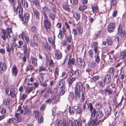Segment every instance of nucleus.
Masks as SVG:
<instances>
[{
  "label": "nucleus",
  "instance_id": "nucleus-3",
  "mask_svg": "<svg viewBox=\"0 0 126 126\" xmlns=\"http://www.w3.org/2000/svg\"><path fill=\"white\" fill-rule=\"evenodd\" d=\"M118 34L121 36V38L125 39L126 38V33L124 30H122V25L120 24L119 25L118 28Z\"/></svg>",
  "mask_w": 126,
  "mask_h": 126
},
{
  "label": "nucleus",
  "instance_id": "nucleus-37",
  "mask_svg": "<svg viewBox=\"0 0 126 126\" xmlns=\"http://www.w3.org/2000/svg\"><path fill=\"white\" fill-rule=\"evenodd\" d=\"M60 32L59 34L58 37L60 39H62L64 37V33L62 32V31L61 30H59Z\"/></svg>",
  "mask_w": 126,
  "mask_h": 126
},
{
  "label": "nucleus",
  "instance_id": "nucleus-48",
  "mask_svg": "<svg viewBox=\"0 0 126 126\" xmlns=\"http://www.w3.org/2000/svg\"><path fill=\"white\" fill-rule=\"evenodd\" d=\"M95 107L97 109H99L102 108V106L100 103H97L95 105Z\"/></svg>",
  "mask_w": 126,
  "mask_h": 126
},
{
  "label": "nucleus",
  "instance_id": "nucleus-16",
  "mask_svg": "<svg viewBox=\"0 0 126 126\" xmlns=\"http://www.w3.org/2000/svg\"><path fill=\"white\" fill-rule=\"evenodd\" d=\"M12 71L13 75L15 77L17 75L18 73V70L17 69L16 65L13 66L12 68Z\"/></svg>",
  "mask_w": 126,
  "mask_h": 126
},
{
  "label": "nucleus",
  "instance_id": "nucleus-63",
  "mask_svg": "<svg viewBox=\"0 0 126 126\" xmlns=\"http://www.w3.org/2000/svg\"><path fill=\"white\" fill-rule=\"evenodd\" d=\"M99 78V77L98 76H94L92 78V79L93 81H95L96 80L98 79Z\"/></svg>",
  "mask_w": 126,
  "mask_h": 126
},
{
  "label": "nucleus",
  "instance_id": "nucleus-30",
  "mask_svg": "<svg viewBox=\"0 0 126 126\" xmlns=\"http://www.w3.org/2000/svg\"><path fill=\"white\" fill-rule=\"evenodd\" d=\"M21 1L22 5L25 8L28 7V3L25 0H21Z\"/></svg>",
  "mask_w": 126,
  "mask_h": 126
},
{
  "label": "nucleus",
  "instance_id": "nucleus-46",
  "mask_svg": "<svg viewBox=\"0 0 126 126\" xmlns=\"http://www.w3.org/2000/svg\"><path fill=\"white\" fill-rule=\"evenodd\" d=\"M98 82L100 86L102 87H104L105 84H106V83L104 80L101 81H99Z\"/></svg>",
  "mask_w": 126,
  "mask_h": 126
},
{
  "label": "nucleus",
  "instance_id": "nucleus-5",
  "mask_svg": "<svg viewBox=\"0 0 126 126\" xmlns=\"http://www.w3.org/2000/svg\"><path fill=\"white\" fill-rule=\"evenodd\" d=\"M100 122L96 118L93 119L91 118L90 120L88 121L87 125L88 126H96L99 125Z\"/></svg>",
  "mask_w": 126,
  "mask_h": 126
},
{
  "label": "nucleus",
  "instance_id": "nucleus-33",
  "mask_svg": "<svg viewBox=\"0 0 126 126\" xmlns=\"http://www.w3.org/2000/svg\"><path fill=\"white\" fill-rule=\"evenodd\" d=\"M49 42L52 44V46L53 48H55V46L54 44V40L51 38H48Z\"/></svg>",
  "mask_w": 126,
  "mask_h": 126
},
{
  "label": "nucleus",
  "instance_id": "nucleus-12",
  "mask_svg": "<svg viewBox=\"0 0 126 126\" xmlns=\"http://www.w3.org/2000/svg\"><path fill=\"white\" fill-rule=\"evenodd\" d=\"M111 76L110 74H107L105 76L103 80L106 83V84H109L111 81Z\"/></svg>",
  "mask_w": 126,
  "mask_h": 126
},
{
  "label": "nucleus",
  "instance_id": "nucleus-42",
  "mask_svg": "<svg viewBox=\"0 0 126 126\" xmlns=\"http://www.w3.org/2000/svg\"><path fill=\"white\" fill-rule=\"evenodd\" d=\"M43 118L42 116L41 115L39 116L38 118V121L39 123H42L43 121Z\"/></svg>",
  "mask_w": 126,
  "mask_h": 126
},
{
  "label": "nucleus",
  "instance_id": "nucleus-62",
  "mask_svg": "<svg viewBox=\"0 0 126 126\" xmlns=\"http://www.w3.org/2000/svg\"><path fill=\"white\" fill-rule=\"evenodd\" d=\"M33 114H34L35 117H37L39 115V113L38 110H36L34 111Z\"/></svg>",
  "mask_w": 126,
  "mask_h": 126
},
{
  "label": "nucleus",
  "instance_id": "nucleus-34",
  "mask_svg": "<svg viewBox=\"0 0 126 126\" xmlns=\"http://www.w3.org/2000/svg\"><path fill=\"white\" fill-rule=\"evenodd\" d=\"M110 56L109 55H106L105 54H103L102 57L103 59V61L104 62L105 61V60H107L108 59H109L110 58Z\"/></svg>",
  "mask_w": 126,
  "mask_h": 126
},
{
  "label": "nucleus",
  "instance_id": "nucleus-10",
  "mask_svg": "<svg viewBox=\"0 0 126 126\" xmlns=\"http://www.w3.org/2000/svg\"><path fill=\"white\" fill-rule=\"evenodd\" d=\"M75 62V60L73 58L71 59H69L67 64L68 67L71 69L72 68V65H74Z\"/></svg>",
  "mask_w": 126,
  "mask_h": 126
},
{
  "label": "nucleus",
  "instance_id": "nucleus-8",
  "mask_svg": "<svg viewBox=\"0 0 126 126\" xmlns=\"http://www.w3.org/2000/svg\"><path fill=\"white\" fill-rule=\"evenodd\" d=\"M21 50H23L25 56L26 57H29L30 53V49L28 48L26 45H24L21 48Z\"/></svg>",
  "mask_w": 126,
  "mask_h": 126
},
{
  "label": "nucleus",
  "instance_id": "nucleus-6",
  "mask_svg": "<svg viewBox=\"0 0 126 126\" xmlns=\"http://www.w3.org/2000/svg\"><path fill=\"white\" fill-rule=\"evenodd\" d=\"M44 21V23L45 28L46 29H49L51 27V22L48 20V17L47 15H45V17Z\"/></svg>",
  "mask_w": 126,
  "mask_h": 126
},
{
  "label": "nucleus",
  "instance_id": "nucleus-18",
  "mask_svg": "<svg viewBox=\"0 0 126 126\" xmlns=\"http://www.w3.org/2000/svg\"><path fill=\"white\" fill-rule=\"evenodd\" d=\"M104 115V113L101 110L97 111L96 113V117L98 118H100L102 117Z\"/></svg>",
  "mask_w": 126,
  "mask_h": 126
},
{
  "label": "nucleus",
  "instance_id": "nucleus-39",
  "mask_svg": "<svg viewBox=\"0 0 126 126\" xmlns=\"http://www.w3.org/2000/svg\"><path fill=\"white\" fill-rule=\"evenodd\" d=\"M62 124V121L60 119H57L56 122V125L57 126H61Z\"/></svg>",
  "mask_w": 126,
  "mask_h": 126
},
{
  "label": "nucleus",
  "instance_id": "nucleus-36",
  "mask_svg": "<svg viewBox=\"0 0 126 126\" xmlns=\"http://www.w3.org/2000/svg\"><path fill=\"white\" fill-rule=\"evenodd\" d=\"M47 15L49 16V17L52 20H53L55 18V15L54 13L49 12L48 14H47Z\"/></svg>",
  "mask_w": 126,
  "mask_h": 126
},
{
  "label": "nucleus",
  "instance_id": "nucleus-35",
  "mask_svg": "<svg viewBox=\"0 0 126 126\" xmlns=\"http://www.w3.org/2000/svg\"><path fill=\"white\" fill-rule=\"evenodd\" d=\"M15 92V90L14 89L10 90L9 95H10L12 97H14L16 95Z\"/></svg>",
  "mask_w": 126,
  "mask_h": 126
},
{
  "label": "nucleus",
  "instance_id": "nucleus-50",
  "mask_svg": "<svg viewBox=\"0 0 126 126\" xmlns=\"http://www.w3.org/2000/svg\"><path fill=\"white\" fill-rule=\"evenodd\" d=\"M14 120V119L13 118H10L7 120V124L8 125L11 123H12Z\"/></svg>",
  "mask_w": 126,
  "mask_h": 126
},
{
  "label": "nucleus",
  "instance_id": "nucleus-43",
  "mask_svg": "<svg viewBox=\"0 0 126 126\" xmlns=\"http://www.w3.org/2000/svg\"><path fill=\"white\" fill-rule=\"evenodd\" d=\"M107 42L108 45H111L113 43V41L110 38H108L107 39Z\"/></svg>",
  "mask_w": 126,
  "mask_h": 126
},
{
  "label": "nucleus",
  "instance_id": "nucleus-28",
  "mask_svg": "<svg viewBox=\"0 0 126 126\" xmlns=\"http://www.w3.org/2000/svg\"><path fill=\"white\" fill-rule=\"evenodd\" d=\"M83 109L84 111L86 112L88 111L89 109L88 105L85 102L83 104Z\"/></svg>",
  "mask_w": 126,
  "mask_h": 126
},
{
  "label": "nucleus",
  "instance_id": "nucleus-54",
  "mask_svg": "<svg viewBox=\"0 0 126 126\" xmlns=\"http://www.w3.org/2000/svg\"><path fill=\"white\" fill-rule=\"evenodd\" d=\"M58 70L57 68H56L55 69V71L54 72L55 77V78L57 77L58 75Z\"/></svg>",
  "mask_w": 126,
  "mask_h": 126
},
{
  "label": "nucleus",
  "instance_id": "nucleus-20",
  "mask_svg": "<svg viewBox=\"0 0 126 126\" xmlns=\"http://www.w3.org/2000/svg\"><path fill=\"white\" fill-rule=\"evenodd\" d=\"M24 115H28L31 113V110L27 106H26L24 108Z\"/></svg>",
  "mask_w": 126,
  "mask_h": 126
},
{
  "label": "nucleus",
  "instance_id": "nucleus-4",
  "mask_svg": "<svg viewBox=\"0 0 126 126\" xmlns=\"http://www.w3.org/2000/svg\"><path fill=\"white\" fill-rule=\"evenodd\" d=\"M7 33L5 30L2 31L3 35H1V37L3 39L5 40L6 38L10 37V33L12 32V29L9 27L7 28Z\"/></svg>",
  "mask_w": 126,
  "mask_h": 126
},
{
  "label": "nucleus",
  "instance_id": "nucleus-27",
  "mask_svg": "<svg viewBox=\"0 0 126 126\" xmlns=\"http://www.w3.org/2000/svg\"><path fill=\"white\" fill-rule=\"evenodd\" d=\"M43 11L44 13L45 17V15H47L46 14H48L50 12V10L48 9V8L46 7H44L43 8Z\"/></svg>",
  "mask_w": 126,
  "mask_h": 126
},
{
  "label": "nucleus",
  "instance_id": "nucleus-19",
  "mask_svg": "<svg viewBox=\"0 0 126 126\" xmlns=\"http://www.w3.org/2000/svg\"><path fill=\"white\" fill-rule=\"evenodd\" d=\"M65 83V81L64 80L61 79L58 82L56 86L57 87L59 88L60 86H65L64 85Z\"/></svg>",
  "mask_w": 126,
  "mask_h": 126
},
{
  "label": "nucleus",
  "instance_id": "nucleus-41",
  "mask_svg": "<svg viewBox=\"0 0 126 126\" xmlns=\"http://www.w3.org/2000/svg\"><path fill=\"white\" fill-rule=\"evenodd\" d=\"M95 54L96 55V54ZM94 59L95 62L97 63H99L100 61V59L98 54H97L96 55H95L94 57Z\"/></svg>",
  "mask_w": 126,
  "mask_h": 126
},
{
  "label": "nucleus",
  "instance_id": "nucleus-59",
  "mask_svg": "<svg viewBox=\"0 0 126 126\" xmlns=\"http://www.w3.org/2000/svg\"><path fill=\"white\" fill-rule=\"evenodd\" d=\"M21 37L22 38V39H23L24 40V39L25 38V37L28 36L27 34H26L25 33L23 32L21 34Z\"/></svg>",
  "mask_w": 126,
  "mask_h": 126
},
{
  "label": "nucleus",
  "instance_id": "nucleus-24",
  "mask_svg": "<svg viewBox=\"0 0 126 126\" xmlns=\"http://www.w3.org/2000/svg\"><path fill=\"white\" fill-rule=\"evenodd\" d=\"M66 91L65 86H61L60 87V95H63Z\"/></svg>",
  "mask_w": 126,
  "mask_h": 126
},
{
  "label": "nucleus",
  "instance_id": "nucleus-57",
  "mask_svg": "<svg viewBox=\"0 0 126 126\" xmlns=\"http://www.w3.org/2000/svg\"><path fill=\"white\" fill-rule=\"evenodd\" d=\"M6 69L5 67H3V68H2L1 66H0V73L2 74L5 72Z\"/></svg>",
  "mask_w": 126,
  "mask_h": 126
},
{
  "label": "nucleus",
  "instance_id": "nucleus-7",
  "mask_svg": "<svg viewBox=\"0 0 126 126\" xmlns=\"http://www.w3.org/2000/svg\"><path fill=\"white\" fill-rule=\"evenodd\" d=\"M76 63L78 67L80 68H84L86 65L85 62L79 58H78L77 59Z\"/></svg>",
  "mask_w": 126,
  "mask_h": 126
},
{
  "label": "nucleus",
  "instance_id": "nucleus-38",
  "mask_svg": "<svg viewBox=\"0 0 126 126\" xmlns=\"http://www.w3.org/2000/svg\"><path fill=\"white\" fill-rule=\"evenodd\" d=\"M43 45L44 48H46L47 50H50V46L48 45V43H45Z\"/></svg>",
  "mask_w": 126,
  "mask_h": 126
},
{
  "label": "nucleus",
  "instance_id": "nucleus-14",
  "mask_svg": "<svg viewBox=\"0 0 126 126\" xmlns=\"http://www.w3.org/2000/svg\"><path fill=\"white\" fill-rule=\"evenodd\" d=\"M91 47H94V50L95 52V54L98 51V43L97 42H95L92 43L91 45Z\"/></svg>",
  "mask_w": 126,
  "mask_h": 126
},
{
  "label": "nucleus",
  "instance_id": "nucleus-22",
  "mask_svg": "<svg viewBox=\"0 0 126 126\" xmlns=\"http://www.w3.org/2000/svg\"><path fill=\"white\" fill-rule=\"evenodd\" d=\"M33 14L34 16H35L38 19H40V14L39 12L37 10L33 8Z\"/></svg>",
  "mask_w": 126,
  "mask_h": 126
},
{
  "label": "nucleus",
  "instance_id": "nucleus-29",
  "mask_svg": "<svg viewBox=\"0 0 126 126\" xmlns=\"http://www.w3.org/2000/svg\"><path fill=\"white\" fill-rule=\"evenodd\" d=\"M76 78L75 77H70L68 78L67 81L68 82L69 85H71L73 82L75 80Z\"/></svg>",
  "mask_w": 126,
  "mask_h": 126
},
{
  "label": "nucleus",
  "instance_id": "nucleus-53",
  "mask_svg": "<svg viewBox=\"0 0 126 126\" xmlns=\"http://www.w3.org/2000/svg\"><path fill=\"white\" fill-rule=\"evenodd\" d=\"M87 8L86 6L85 5H83L81 6L79 8V9L81 11H83Z\"/></svg>",
  "mask_w": 126,
  "mask_h": 126
},
{
  "label": "nucleus",
  "instance_id": "nucleus-44",
  "mask_svg": "<svg viewBox=\"0 0 126 126\" xmlns=\"http://www.w3.org/2000/svg\"><path fill=\"white\" fill-rule=\"evenodd\" d=\"M74 16L75 18L77 20H79L80 19V15L77 13H75L74 14Z\"/></svg>",
  "mask_w": 126,
  "mask_h": 126
},
{
  "label": "nucleus",
  "instance_id": "nucleus-11",
  "mask_svg": "<svg viewBox=\"0 0 126 126\" xmlns=\"http://www.w3.org/2000/svg\"><path fill=\"white\" fill-rule=\"evenodd\" d=\"M115 24L113 23H110L108 26V30L109 32H113L115 29Z\"/></svg>",
  "mask_w": 126,
  "mask_h": 126
},
{
  "label": "nucleus",
  "instance_id": "nucleus-55",
  "mask_svg": "<svg viewBox=\"0 0 126 126\" xmlns=\"http://www.w3.org/2000/svg\"><path fill=\"white\" fill-rule=\"evenodd\" d=\"M0 66H1L2 68H3V67H5L6 68V69L7 67L6 66V64L4 63H2L0 61Z\"/></svg>",
  "mask_w": 126,
  "mask_h": 126
},
{
  "label": "nucleus",
  "instance_id": "nucleus-1",
  "mask_svg": "<svg viewBox=\"0 0 126 126\" xmlns=\"http://www.w3.org/2000/svg\"><path fill=\"white\" fill-rule=\"evenodd\" d=\"M19 9L18 14L20 19L23 21L24 24H26L28 22L30 18V15L28 13H26L24 14V17L22 14L23 13V8L21 6H19L17 7V8L16 10V11L17 12V10Z\"/></svg>",
  "mask_w": 126,
  "mask_h": 126
},
{
  "label": "nucleus",
  "instance_id": "nucleus-51",
  "mask_svg": "<svg viewBox=\"0 0 126 126\" xmlns=\"http://www.w3.org/2000/svg\"><path fill=\"white\" fill-rule=\"evenodd\" d=\"M76 111L79 114H81L82 113V110L80 107H78L76 110Z\"/></svg>",
  "mask_w": 126,
  "mask_h": 126
},
{
  "label": "nucleus",
  "instance_id": "nucleus-47",
  "mask_svg": "<svg viewBox=\"0 0 126 126\" xmlns=\"http://www.w3.org/2000/svg\"><path fill=\"white\" fill-rule=\"evenodd\" d=\"M94 52L93 50L91 49L89 50L88 52V54L89 56L91 58H93V54Z\"/></svg>",
  "mask_w": 126,
  "mask_h": 126
},
{
  "label": "nucleus",
  "instance_id": "nucleus-2",
  "mask_svg": "<svg viewBox=\"0 0 126 126\" xmlns=\"http://www.w3.org/2000/svg\"><path fill=\"white\" fill-rule=\"evenodd\" d=\"M84 84L81 82H77L75 88L74 93L77 97H80V93L84 88L83 87Z\"/></svg>",
  "mask_w": 126,
  "mask_h": 126
},
{
  "label": "nucleus",
  "instance_id": "nucleus-60",
  "mask_svg": "<svg viewBox=\"0 0 126 126\" xmlns=\"http://www.w3.org/2000/svg\"><path fill=\"white\" fill-rule=\"evenodd\" d=\"M21 37L22 38V39H23L24 40V39L25 38V37L28 36L27 34H26L25 33L23 32L21 34Z\"/></svg>",
  "mask_w": 126,
  "mask_h": 126
},
{
  "label": "nucleus",
  "instance_id": "nucleus-32",
  "mask_svg": "<svg viewBox=\"0 0 126 126\" xmlns=\"http://www.w3.org/2000/svg\"><path fill=\"white\" fill-rule=\"evenodd\" d=\"M93 13L97 12L99 10L98 6H93L91 7Z\"/></svg>",
  "mask_w": 126,
  "mask_h": 126
},
{
  "label": "nucleus",
  "instance_id": "nucleus-26",
  "mask_svg": "<svg viewBox=\"0 0 126 126\" xmlns=\"http://www.w3.org/2000/svg\"><path fill=\"white\" fill-rule=\"evenodd\" d=\"M62 6L63 9L68 11H70L71 10L70 8L69 7V6L67 4H63L62 5Z\"/></svg>",
  "mask_w": 126,
  "mask_h": 126
},
{
  "label": "nucleus",
  "instance_id": "nucleus-15",
  "mask_svg": "<svg viewBox=\"0 0 126 126\" xmlns=\"http://www.w3.org/2000/svg\"><path fill=\"white\" fill-rule=\"evenodd\" d=\"M92 72V70L90 69H86V72L84 74V76L85 77L87 78H88L90 75L92 76L94 74V73L92 74H91V73Z\"/></svg>",
  "mask_w": 126,
  "mask_h": 126
},
{
  "label": "nucleus",
  "instance_id": "nucleus-25",
  "mask_svg": "<svg viewBox=\"0 0 126 126\" xmlns=\"http://www.w3.org/2000/svg\"><path fill=\"white\" fill-rule=\"evenodd\" d=\"M69 113L70 115H73L74 113L75 109L72 106H70L68 108Z\"/></svg>",
  "mask_w": 126,
  "mask_h": 126
},
{
  "label": "nucleus",
  "instance_id": "nucleus-61",
  "mask_svg": "<svg viewBox=\"0 0 126 126\" xmlns=\"http://www.w3.org/2000/svg\"><path fill=\"white\" fill-rule=\"evenodd\" d=\"M31 31L32 32H35L37 31L36 27L35 26H32L31 28Z\"/></svg>",
  "mask_w": 126,
  "mask_h": 126
},
{
  "label": "nucleus",
  "instance_id": "nucleus-17",
  "mask_svg": "<svg viewBox=\"0 0 126 126\" xmlns=\"http://www.w3.org/2000/svg\"><path fill=\"white\" fill-rule=\"evenodd\" d=\"M55 58L57 59L61 58L62 57V53L60 51L56 50L55 51Z\"/></svg>",
  "mask_w": 126,
  "mask_h": 126
},
{
  "label": "nucleus",
  "instance_id": "nucleus-40",
  "mask_svg": "<svg viewBox=\"0 0 126 126\" xmlns=\"http://www.w3.org/2000/svg\"><path fill=\"white\" fill-rule=\"evenodd\" d=\"M77 28L78 31L80 33L82 34V33L83 32V29L80 26H78L77 27Z\"/></svg>",
  "mask_w": 126,
  "mask_h": 126
},
{
  "label": "nucleus",
  "instance_id": "nucleus-64",
  "mask_svg": "<svg viewBox=\"0 0 126 126\" xmlns=\"http://www.w3.org/2000/svg\"><path fill=\"white\" fill-rule=\"evenodd\" d=\"M26 96H27L26 94H23L20 97V99L21 100H24L25 99Z\"/></svg>",
  "mask_w": 126,
  "mask_h": 126
},
{
  "label": "nucleus",
  "instance_id": "nucleus-13",
  "mask_svg": "<svg viewBox=\"0 0 126 126\" xmlns=\"http://www.w3.org/2000/svg\"><path fill=\"white\" fill-rule=\"evenodd\" d=\"M60 98V96L59 95H56L52 98L51 102L53 104L56 103L59 100Z\"/></svg>",
  "mask_w": 126,
  "mask_h": 126
},
{
  "label": "nucleus",
  "instance_id": "nucleus-56",
  "mask_svg": "<svg viewBox=\"0 0 126 126\" xmlns=\"http://www.w3.org/2000/svg\"><path fill=\"white\" fill-rule=\"evenodd\" d=\"M18 43L19 45L17 47L19 48L22 47V46L23 45V42L21 41H19Z\"/></svg>",
  "mask_w": 126,
  "mask_h": 126
},
{
  "label": "nucleus",
  "instance_id": "nucleus-45",
  "mask_svg": "<svg viewBox=\"0 0 126 126\" xmlns=\"http://www.w3.org/2000/svg\"><path fill=\"white\" fill-rule=\"evenodd\" d=\"M70 2L72 5H75L78 3V0H70Z\"/></svg>",
  "mask_w": 126,
  "mask_h": 126
},
{
  "label": "nucleus",
  "instance_id": "nucleus-21",
  "mask_svg": "<svg viewBox=\"0 0 126 126\" xmlns=\"http://www.w3.org/2000/svg\"><path fill=\"white\" fill-rule=\"evenodd\" d=\"M30 63L33 65L36 66L37 65L36 59L33 57H31V60L30 61Z\"/></svg>",
  "mask_w": 126,
  "mask_h": 126
},
{
  "label": "nucleus",
  "instance_id": "nucleus-58",
  "mask_svg": "<svg viewBox=\"0 0 126 126\" xmlns=\"http://www.w3.org/2000/svg\"><path fill=\"white\" fill-rule=\"evenodd\" d=\"M72 120H69L68 122V124L69 126H74V124L75 123Z\"/></svg>",
  "mask_w": 126,
  "mask_h": 126
},
{
  "label": "nucleus",
  "instance_id": "nucleus-49",
  "mask_svg": "<svg viewBox=\"0 0 126 126\" xmlns=\"http://www.w3.org/2000/svg\"><path fill=\"white\" fill-rule=\"evenodd\" d=\"M33 3L36 6H39L40 4L39 0H32Z\"/></svg>",
  "mask_w": 126,
  "mask_h": 126
},
{
  "label": "nucleus",
  "instance_id": "nucleus-52",
  "mask_svg": "<svg viewBox=\"0 0 126 126\" xmlns=\"http://www.w3.org/2000/svg\"><path fill=\"white\" fill-rule=\"evenodd\" d=\"M26 71H28L29 70H31L33 69V68L32 66L31 65H29L28 66L26 69Z\"/></svg>",
  "mask_w": 126,
  "mask_h": 126
},
{
  "label": "nucleus",
  "instance_id": "nucleus-31",
  "mask_svg": "<svg viewBox=\"0 0 126 126\" xmlns=\"http://www.w3.org/2000/svg\"><path fill=\"white\" fill-rule=\"evenodd\" d=\"M35 89V88L34 87H32L27 88L25 90L26 92L27 93L29 94L32 90Z\"/></svg>",
  "mask_w": 126,
  "mask_h": 126
},
{
  "label": "nucleus",
  "instance_id": "nucleus-9",
  "mask_svg": "<svg viewBox=\"0 0 126 126\" xmlns=\"http://www.w3.org/2000/svg\"><path fill=\"white\" fill-rule=\"evenodd\" d=\"M90 109L91 111V116L93 118H94L95 117V114H96L97 111H96L95 109L94 108L92 105L91 103L89 104Z\"/></svg>",
  "mask_w": 126,
  "mask_h": 126
},
{
  "label": "nucleus",
  "instance_id": "nucleus-23",
  "mask_svg": "<svg viewBox=\"0 0 126 126\" xmlns=\"http://www.w3.org/2000/svg\"><path fill=\"white\" fill-rule=\"evenodd\" d=\"M5 46L6 50L8 52H10L11 51L13 52L14 51V49L12 46H11V47H10L9 45L7 43L6 44Z\"/></svg>",
  "mask_w": 126,
  "mask_h": 126
}]
</instances>
